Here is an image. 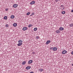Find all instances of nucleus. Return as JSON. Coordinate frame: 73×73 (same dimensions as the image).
<instances>
[{
    "instance_id": "nucleus-9",
    "label": "nucleus",
    "mask_w": 73,
    "mask_h": 73,
    "mask_svg": "<svg viewBox=\"0 0 73 73\" xmlns=\"http://www.w3.org/2000/svg\"><path fill=\"white\" fill-rule=\"evenodd\" d=\"M59 29L60 30V31H63V30L64 29V28L63 27H61Z\"/></svg>"
},
{
    "instance_id": "nucleus-21",
    "label": "nucleus",
    "mask_w": 73,
    "mask_h": 73,
    "mask_svg": "<svg viewBox=\"0 0 73 73\" xmlns=\"http://www.w3.org/2000/svg\"><path fill=\"white\" fill-rule=\"evenodd\" d=\"M62 14H65V11H63L62 12Z\"/></svg>"
},
{
    "instance_id": "nucleus-23",
    "label": "nucleus",
    "mask_w": 73,
    "mask_h": 73,
    "mask_svg": "<svg viewBox=\"0 0 73 73\" xmlns=\"http://www.w3.org/2000/svg\"><path fill=\"white\" fill-rule=\"evenodd\" d=\"M36 38L37 39H38V38H39V37L38 36H36Z\"/></svg>"
},
{
    "instance_id": "nucleus-30",
    "label": "nucleus",
    "mask_w": 73,
    "mask_h": 73,
    "mask_svg": "<svg viewBox=\"0 0 73 73\" xmlns=\"http://www.w3.org/2000/svg\"><path fill=\"white\" fill-rule=\"evenodd\" d=\"M60 7H64V5H61Z\"/></svg>"
},
{
    "instance_id": "nucleus-31",
    "label": "nucleus",
    "mask_w": 73,
    "mask_h": 73,
    "mask_svg": "<svg viewBox=\"0 0 73 73\" xmlns=\"http://www.w3.org/2000/svg\"><path fill=\"white\" fill-rule=\"evenodd\" d=\"M71 54H73V51L72 52Z\"/></svg>"
},
{
    "instance_id": "nucleus-3",
    "label": "nucleus",
    "mask_w": 73,
    "mask_h": 73,
    "mask_svg": "<svg viewBox=\"0 0 73 73\" xmlns=\"http://www.w3.org/2000/svg\"><path fill=\"white\" fill-rule=\"evenodd\" d=\"M17 6H18L17 4H15L13 5V7H14V8H16L17 7Z\"/></svg>"
},
{
    "instance_id": "nucleus-11",
    "label": "nucleus",
    "mask_w": 73,
    "mask_h": 73,
    "mask_svg": "<svg viewBox=\"0 0 73 73\" xmlns=\"http://www.w3.org/2000/svg\"><path fill=\"white\" fill-rule=\"evenodd\" d=\"M56 33H57V34L60 33V30H57L56 31Z\"/></svg>"
},
{
    "instance_id": "nucleus-36",
    "label": "nucleus",
    "mask_w": 73,
    "mask_h": 73,
    "mask_svg": "<svg viewBox=\"0 0 73 73\" xmlns=\"http://www.w3.org/2000/svg\"><path fill=\"white\" fill-rule=\"evenodd\" d=\"M72 66H73V64H72Z\"/></svg>"
},
{
    "instance_id": "nucleus-2",
    "label": "nucleus",
    "mask_w": 73,
    "mask_h": 73,
    "mask_svg": "<svg viewBox=\"0 0 73 73\" xmlns=\"http://www.w3.org/2000/svg\"><path fill=\"white\" fill-rule=\"evenodd\" d=\"M33 62V60H30L28 62V64H31V63H32Z\"/></svg>"
},
{
    "instance_id": "nucleus-26",
    "label": "nucleus",
    "mask_w": 73,
    "mask_h": 73,
    "mask_svg": "<svg viewBox=\"0 0 73 73\" xmlns=\"http://www.w3.org/2000/svg\"><path fill=\"white\" fill-rule=\"evenodd\" d=\"M32 54H35V52H32Z\"/></svg>"
},
{
    "instance_id": "nucleus-7",
    "label": "nucleus",
    "mask_w": 73,
    "mask_h": 73,
    "mask_svg": "<svg viewBox=\"0 0 73 73\" xmlns=\"http://www.w3.org/2000/svg\"><path fill=\"white\" fill-rule=\"evenodd\" d=\"M35 1H32L30 3V4L31 5H33V4H35Z\"/></svg>"
},
{
    "instance_id": "nucleus-17",
    "label": "nucleus",
    "mask_w": 73,
    "mask_h": 73,
    "mask_svg": "<svg viewBox=\"0 0 73 73\" xmlns=\"http://www.w3.org/2000/svg\"><path fill=\"white\" fill-rule=\"evenodd\" d=\"M11 19H14L15 18V16L14 15H11Z\"/></svg>"
},
{
    "instance_id": "nucleus-33",
    "label": "nucleus",
    "mask_w": 73,
    "mask_h": 73,
    "mask_svg": "<svg viewBox=\"0 0 73 73\" xmlns=\"http://www.w3.org/2000/svg\"><path fill=\"white\" fill-rule=\"evenodd\" d=\"M30 73H33V72H31Z\"/></svg>"
},
{
    "instance_id": "nucleus-20",
    "label": "nucleus",
    "mask_w": 73,
    "mask_h": 73,
    "mask_svg": "<svg viewBox=\"0 0 73 73\" xmlns=\"http://www.w3.org/2000/svg\"><path fill=\"white\" fill-rule=\"evenodd\" d=\"M73 26V23H72L70 25V27H72Z\"/></svg>"
},
{
    "instance_id": "nucleus-6",
    "label": "nucleus",
    "mask_w": 73,
    "mask_h": 73,
    "mask_svg": "<svg viewBox=\"0 0 73 73\" xmlns=\"http://www.w3.org/2000/svg\"><path fill=\"white\" fill-rule=\"evenodd\" d=\"M50 42V40H48L46 42V45H48V44H49Z\"/></svg>"
},
{
    "instance_id": "nucleus-28",
    "label": "nucleus",
    "mask_w": 73,
    "mask_h": 73,
    "mask_svg": "<svg viewBox=\"0 0 73 73\" xmlns=\"http://www.w3.org/2000/svg\"><path fill=\"white\" fill-rule=\"evenodd\" d=\"M58 0H56L55 1H56V2H58Z\"/></svg>"
},
{
    "instance_id": "nucleus-8",
    "label": "nucleus",
    "mask_w": 73,
    "mask_h": 73,
    "mask_svg": "<svg viewBox=\"0 0 73 73\" xmlns=\"http://www.w3.org/2000/svg\"><path fill=\"white\" fill-rule=\"evenodd\" d=\"M27 27H23V31H26V30H27Z\"/></svg>"
},
{
    "instance_id": "nucleus-18",
    "label": "nucleus",
    "mask_w": 73,
    "mask_h": 73,
    "mask_svg": "<svg viewBox=\"0 0 73 73\" xmlns=\"http://www.w3.org/2000/svg\"><path fill=\"white\" fill-rule=\"evenodd\" d=\"M26 64V62L25 61H23L22 62V64L23 65H25V64Z\"/></svg>"
},
{
    "instance_id": "nucleus-10",
    "label": "nucleus",
    "mask_w": 73,
    "mask_h": 73,
    "mask_svg": "<svg viewBox=\"0 0 73 73\" xmlns=\"http://www.w3.org/2000/svg\"><path fill=\"white\" fill-rule=\"evenodd\" d=\"M23 44V43L19 42L17 44L18 46H21Z\"/></svg>"
},
{
    "instance_id": "nucleus-22",
    "label": "nucleus",
    "mask_w": 73,
    "mask_h": 73,
    "mask_svg": "<svg viewBox=\"0 0 73 73\" xmlns=\"http://www.w3.org/2000/svg\"><path fill=\"white\" fill-rule=\"evenodd\" d=\"M30 13H31L29 12H28L27 13V15H29Z\"/></svg>"
},
{
    "instance_id": "nucleus-14",
    "label": "nucleus",
    "mask_w": 73,
    "mask_h": 73,
    "mask_svg": "<svg viewBox=\"0 0 73 73\" xmlns=\"http://www.w3.org/2000/svg\"><path fill=\"white\" fill-rule=\"evenodd\" d=\"M32 26H33V25L31 24H30L29 25L28 27H29V28H30L31 27H32Z\"/></svg>"
},
{
    "instance_id": "nucleus-29",
    "label": "nucleus",
    "mask_w": 73,
    "mask_h": 73,
    "mask_svg": "<svg viewBox=\"0 0 73 73\" xmlns=\"http://www.w3.org/2000/svg\"><path fill=\"white\" fill-rule=\"evenodd\" d=\"M5 11H8V9H5Z\"/></svg>"
},
{
    "instance_id": "nucleus-25",
    "label": "nucleus",
    "mask_w": 73,
    "mask_h": 73,
    "mask_svg": "<svg viewBox=\"0 0 73 73\" xmlns=\"http://www.w3.org/2000/svg\"><path fill=\"white\" fill-rule=\"evenodd\" d=\"M32 15H35V13H32L31 14Z\"/></svg>"
},
{
    "instance_id": "nucleus-5",
    "label": "nucleus",
    "mask_w": 73,
    "mask_h": 73,
    "mask_svg": "<svg viewBox=\"0 0 73 73\" xmlns=\"http://www.w3.org/2000/svg\"><path fill=\"white\" fill-rule=\"evenodd\" d=\"M31 66H27L26 68V69H27V70H28L29 69H31Z\"/></svg>"
},
{
    "instance_id": "nucleus-24",
    "label": "nucleus",
    "mask_w": 73,
    "mask_h": 73,
    "mask_svg": "<svg viewBox=\"0 0 73 73\" xmlns=\"http://www.w3.org/2000/svg\"><path fill=\"white\" fill-rule=\"evenodd\" d=\"M53 47H50V50H52V49H53Z\"/></svg>"
},
{
    "instance_id": "nucleus-12",
    "label": "nucleus",
    "mask_w": 73,
    "mask_h": 73,
    "mask_svg": "<svg viewBox=\"0 0 73 73\" xmlns=\"http://www.w3.org/2000/svg\"><path fill=\"white\" fill-rule=\"evenodd\" d=\"M17 24L16 23H14L13 24V25L15 27H16L17 26Z\"/></svg>"
},
{
    "instance_id": "nucleus-4",
    "label": "nucleus",
    "mask_w": 73,
    "mask_h": 73,
    "mask_svg": "<svg viewBox=\"0 0 73 73\" xmlns=\"http://www.w3.org/2000/svg\"><path fill=\"white\" fill-rule=\"evenodd\" d=\"M53 50L54 51H56L57 50V47H54L53 48Z\"/></svg>"
},
{
    "instance_id": "nucleus-19",
    "label": "nucleus",
    "mask_w": 73,
    "mask_h": 73,
    "mask_svg": "<svg viewBox=\"0 0 73 73\" xmlns=\"http://www.w3.org/2000/svg\"><path fill=\"white\" fill-rule=\"evenodd\" d=\"M34 31H36L37 30V28H34Z\"/></svg>"
},
{
    "instance_id": "nucleus-16",
    "label": "nucleus",
    "mask_w": 73,
    "mask_h": 73,
    "mask_svg": "<svg viewBox=\"0 0 73 73\" xmlns=\"http://www.w3.org/2000/svg\"><path fill=\"white\" fill-rule=\"evenodd\" d=\"M38 70L39 71H40V72H42V71H43V69L42 68H40Z\"/></svg>"
},
{
    "instance_id": "nucleus-27",
    "label": "nucleus",
    "mask_w": 73,
    "mask_h": 73,
    "mask_svg": "<svg viewBox=\"0 0 73 73\" xmlns=\"http://www.w3.org/2000/svg\"><path fill=\"white\" fill-rule=\"evenodd\" d=\"M5 26L6 27H8V25L7 24V25H5Z\"/></svg>"
},
{
    "instance_id": "nucleus-34",
    "label": "nucleus",
    "mask_w": 73,
    "mask_h": 73,
    "mask_svg": "<svg viewBox=\"0 0 73 73\" xmlns=\"http://www.w3.org/2000/svg\"><path fill=\"white\" fill-rule=\"evenodd\" d=\"M63 9H65V8L64 7H63Z\"/></svg>"
},
{
    "instance_id": "nucleus-15",
    "label": "nucleus",
    "mask_w": 73,
    "mask_h": 73,
    "mask_svg": "<svg viewBox=\"0 0 73 73\" xmlns=\"http://www.w3.org/2000/svg\"><path fill=\"white\" fill-rule=\"evenodd\" d=\"M18 42L23 43V40H19Z\"/></svg>"
},
{
    "instance_id": "nucleus-32",
    "label": "nucleus",
    "mask_w": 73,
    "mask_h": 73,
    "mask_svg": "<svg viewBox=\"0 0 73 73\" xmlns=\"http://www.w3.org/2000/svg\"><path fill=\"white\" fill-rule=\"evenodd\" d=\"M71 12H72V13L73 12V9H72V10H71Z\"/></svg>"
},
{
    "instance_id": "nucleus-1",
    "label": "nucleus",
    "mask_w": 73,
    "mask_h": 73,
    "mask_svg": "<svg viewBox=\"0 0 73 73\" xmlns=\"http://www.w3.org/2000/svg\"><path fill=\"white\" fill-rule=\"evenodd\" d=\"M67 53V51L65 50H63V51L62 52V54H66V53Z\"/></svg>"
},
{
    "instance_id": "nucleus-13",
    "label": "nucleus",
    "mask_w": 73,
    "mask_h": 73,
    "mask_svg": "<svg viewBox=\"0 0 73 73\" xmlns=\"http://www.w3.org/2000/svg\"><path fill=\"white\" fill-rule=\"evenodd\" d=\"M7 17L5 16V17H4L3 18V19H4V20H7Z\"/></svg>"
},
{
    "instance_id": "nucleus-35",
    "label": "nucleus",
    "mask_w": 73,
    "mask_h": 73,
    "mask_svg": "<svg viewBox=\"0 0 73 73\" xmlns=\"http://www.w3.org/2000/svg\"><path fill=\"white\" fill-rule=\"evenodd\" d=\"M32 16V14L31 15H30V16Z\"/></svg>"
}]
</instances>
